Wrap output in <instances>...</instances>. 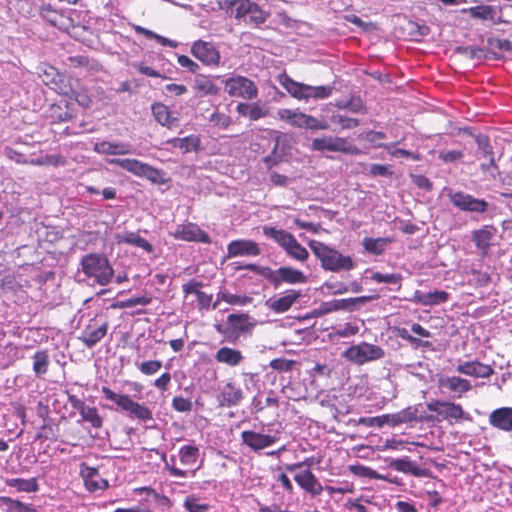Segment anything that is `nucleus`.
<instances>
[{
    "instance_id": "obj_21",
    "label": "nucleus",
    "mask_w": 512,
    "mask_h": 512,
    "mask_svg": "<svg viewBox=\"0 0 512 512\" xmlns=\"http://www.w3.org/2000/svg\"><path fill=\"white\" fill-rule=\"evenodd\" d=\"M338 151L350 155H359V148L345 138L322 137V150Z\"/></svg>"
},
{
    "instance_id": "obj_15",
    "label": "nucleus",
    "mask_w": 512,
    "mask_h": 512,
    "mask_svg": "<svg viewBox=\"0 0 512 512\" xmlns=\"http://www.w3.org/2000/svg\"><path fill=\"white\" fill-rule=\"evenodd\" d=\"M191 54L206 66H219L221 55L213 43L197 40L191 46Z\"/></svg>"
},
{
    "instance_id": "obj_4",
    "label": "nucleus",
    "mask_w": 512,
    "mask_h": 512,
    "mask_svg": "<svg viewBox=\"0 0 512 512\" xmlns=\"http://www.w3.org/2000/svg\"><path fill=\"white\" fill-rule=\"evenodd\" d=\"M107 163L110 165L119 166L135 176L144 177L154 184L162 185L167 182L165 171L155 168L137 159L111 158L107 160Z\"/></svg>"
},
{
    "instance_id": "obj_34",
    "label": "nucleus",
    "mask_w": 512,
    "mask_h": 512,
    "mask_svg": "<svg viewBox=\"0 0 512 512\" xmlns=\"http://www.w3.org/2000/svg\"><path fill=\"white\" fill-rule=\"evenodd\" d=\"M151 110L155 120L162 126L170 128L175 125L177 119L171 116L169 108L163 103H154Z\"/></svg>"
},
{
    "instance_id": "obj_17",
    "label": "nucleus",
    "mask_w": 512,
    "mask_h": 512,
    "mask_svg": "<svg viewBox=\"0 0 512 512\" xmlns=\"http://www.w3.org/2000/svg\"><path fill=\"white\" fill-rule=\"evenodd\" d=\"M108 326L109 325L107 321L99 324L95 320H90L89 324L81 332L79 340L87 348H93L105 337L108 331Z\"/></svg>"
},
{
    "instance_id": "obj_62",
    "label": "nucleus",
    "mask_w": 512,
    "mask_h": 512,
    "mask_svg": "<svg viewBox=\"0 0 512 512\" xmlns=\"http://www.w3.org/2000/svg\"><path fill=\"white\" fill-rule=\"evenodd\" d=\"M177 62L181 67L186 68L188 71L192 73H197L198 70L200 69V66L186 55L178 56Z\"/></svg>"
},
{
    "instance_id": "obj_43",
    "label": "nucleus",
    "mask_w": 512,
    "mask_h": 512,
    "mask_svg": "<svg viewBox=\"0 0 512 512\" xmlns=\"http://www.w3.org/2000/svg\"><path fill=\"white\" fill-rule=\"evenodd\" d=\"M350 301L348 299H335L328 302H322V314H326L337 310L350 311Z\"/></svg>"
},
{
    "instance_id": "obj_11",
    "label": "nucleus",
    "mask_w": 512,
    "mask_h": 512,
    "mask_svg": "<svg viewBox=\"0 0 512 512\" xmlns=\"http://www.w3.org/2000/svg\"><path fill=\"white\" fill-rule=\"evenodd\" d=\"M225 88L227 93L233 97H242L251 100L258 95V89L255 83L244 76H236L227 79L225 81Z\"/></svg>"
},
{
    "instance_id": "obj_3",
    "label": "nucleus",
    "mask_w": 512,
    "mask_h": 512,
    "mask_svg": "<svg viewBox=\"0 0 512 512\" xmlns=\"http://www.w3.org/2000/svg\"><path fill=\"white\" fill-rule=\"evenodd\" d=\"M80 264L84 274L93 278L99 285H108L114 276V269L104 254H86L82 257Z\"/></svg>"
},
{
    "instance_id": "obj_53",
    "label": "nucleus",
    "mask_w": 512,
    "mask_h": 512,
    "mask_svg": "<svg viewBox=\"0 0 512 512\" xmlns=\"http://www.w3.org/2000/svg\"><path fill=\"white\" fill-rule=\"evenodd\" d=\"M183 506L188 512H206L210 508L208 504H199L194 496H188Z\"/></svg>"
},
{
    "instance_id": "obj_50",
    "label": "nucleus",
    "mask_w": 512,
    "mask_h": 512,
    "mask_svg": "<svg viewBox=\"0 0 512 512\" xmlns=\"http://www.w3.org/2000/svg\"><path fill=\"white\" fill-rule=\"evenodd\" d=\"M331 122L339 124L342 129H350L359 125L358 119L346 117L341 114L332 115Z\"/></svg>"
},
{
    "instance_id": "obj_64",
    "label": "nucleus",
    "mask_w": 512,
    "mask_h": 512,
    "mask_svg": "<svg viewBox=\"0 0 512 512\" xmlns=\"http://www.w3.org/2000/svg\"><path fill=\"white\" fill-rule=\"evenodd\" d=\"M489 45L503 51H512V42L508 39L489 38Z\"/></svg>"
},
{
    "instance_id": "obj_2",
    "label": "nucleus",
    "mask_w": 512,
    "mask_h": 512,
    "mask_svg": "<svg viewBox=\"0 0 512 512\" xmlns=\"http://www.w3.org/2000/svg\"><path fill=\"white\" fill-rule=\"evenodd\" d=\"M255 326L256 320L248 313H233L227 316L225 324L215 325V329L227 342L234 344L241 336L251 335Z\"/></svg>"
},
{
    "instance_id": "obj_32",
    "label": "nucleus",
    "mask_w": 512,
    "mask_h": 512,
    "mask_svg": "<svg viewBox=\"0 0 512 512\" xmlns=\"http://www.w3.org/2000/svg\"><path fill=\"white\" fill-rule=\"evenodd\" d=\"M389 467L396 471L411 474L416 477L425 476V470L418 467V465L408 457L392 460L389 463Z\"/></svg>"
},
{
    "instance_id": "obj_45",
    "label": "nucleus",
    "mask_w": 512,
    "mask_h": 512,
    "mask_svg": "<svg viewBox=\"0 0 512 512\" xmlns=\"http://www.w3.org/2000/svg\"><path fill=\"white\" fill-rule=\"evenodd\" d=\"M80 415L84 421L89 422L94 428H100L102 426V418L95 407L86 406L84 410L80 412Z\"/></svg>"
},
{
    "instance_id": "obj_51",
    "label": "nucleus",
    "mask_w": 512,
    "mask_h": 512,
    "mask_svg": "<svg viewBox=\"0 0 512 512\" xmlns=\"http://www.w3.org/2000/svg\"><path fill=\"white\" fill-rule=\"evenodd\" d=\"M296 364L297 362L294 360L276 358L270 362V367L279 372H288L291 371Z\"/></svg>"
},
{
    "instance_id": "obj_9",
    "label": "nucleus",
    "mask_w": 512,
    "mask_h": 512,
    "mask_svg": "<svg viewBox=\"0 0 512 512\" xmlns=\"http://www.w3.org/2000/svg\"><path fill=\"white\" fill-rule=\"evenodd\" d=\"M277 79L280 85L296 99L320 98V86H310L296 82L285 73L279 74Z\"/></svg>"
},
{
    "instance_id": "obj_31",
    "label": "nucleus",
    "mask_w": 512,
    "mask_h": 512,
    "mask_svg": "<svg viewBox=\"0 0 512 512\" xmlns=\"http://www.w3.org/2000/svg\"><path fill=\"white\" fill-rule=\"evenodd\" d=\"M294 480L306 491L312 494L318 493L317 479L309 469L299 466L298 471L294 475Z\"/></svg>"
},
{
    "instance_id": "obj_14",
    "label": "nucleus",
    "mask_w": 512,
    "mask_h": 512,
    "mask_svg": "<svg viewBox=\"0 0 512 512\" xmlns=\"http://www.w3.org/2000/svg\"><path fill=\"white\" fill-rule=\"evenodd\" d=\"M354 267L353 260L340 252L322 244V268L334 272L350 270Z\"/></svg>"
},
{
    "instance_id": "obj_59",
    "label": "nucleus",
    "mask_w": 512,
    "mask_h": 512,
    "mask_svg": "<svg viewBox=\"0 0 512 512\" xmlns=\"http://www.w3.org/2000/svg\"><path fill=\"white\" fill-rule=\"evenodd\" d=\"M471 274L473 276L472 280L477 287H485L491 281V277L487 272L472 269Z\"/></svg>"
},
{
    "instance_id": "obj_61",
    "label": "nucleus",
    "mask_w": 512,
    "mask_h": 512,
    "mask_svg": "<svg viewBox=\"0 0 512 512\" xmlns=\"http://www.w3.org/2000/svg\"><path fill=\"white\" fill-rule=\"evenodd\" d=\"M337 106L340 108H347L353 113H359L363 111V103L360 99H351L350 101H339Z\"/></svg>"
},
{
    "instance_id": "obj_28",
    "label": "nucleus",
    "mask_w": 512,
    "mask_h": 512,
    "mask_svg": "<svg viewBox=\"0 0 512 512\" xmlns=\"http://www.w3.org/2000/svg\"><path fill=\"white\" fill-rule=\"evenodd\" d=\"M413 299L415 302L424 306H435L447 302L449 299V293L446 291H434L428 293L416 291Z\"/></svg>"
},
{
    "instance_id": "obj_13",
    "label": "nucleus",
    "mask_w": 512,
    "mask_h": 512,
    "mask_svg": "<svg viewBox=\"0 0 512 512\" xmlns=\"http://www.w3.org/2000/svg\"><path fill=\"white\" fill-rule=\"evenodd\" d=\"M170 235L176 240L200 242L204 244L211 243L210 236L195 223L178 224L174 230L170 232Z\"/></svg>"
},
{
    "instance_id": "obj_39",
    "label": "nucleus",
    "mask_w": 512,
    "mask_h": 512,
    "mask_svg": "<svg viewBox=\"0 0 512 512\" xmlns=\"http://www.w3.org/2000/svg\"><path fill=\"white\" fill-rule=\"evenodd\" d=\"M6 484L10 487L16 488L20 492H37L39 489V485L37 483L36 478L31 479H22V478H13L7 479Z\"/></svg>"
},
{
    "instance_id": "obj_8",
    "label": "nucleus",
    "mask_w": 512,
    "mask_h": 512,
    "mask_svg": "<svg viewBox=\"0 0 512 512\" xmlns=\"http://www.w3.org/2000/svg\"><path fill=\"white\" fill-rule=\"evenodd\" d=\"M343 355L356 364H364L381 359L384 356V350L380 346L362 342L358 345L350 346Z\"/></svg>"
},
{
    "instance_id": "obj_6",
    "label": "nucleus",
    "mask_w": 512,
    "mask_h": 512,
    "mask_svg": "<svg viewBox=\"0 0 512 512\" xmlns=\"http://www.w3.org/2000/svg\"><path fill=\"white\" fill-rule=\"evenodd\" d=\"M102 393L106 399L114 402L122 410L128 412L129 417L136 418L144 422L153 419L152 411L148 407L133 401L128 395L117 394L106 386L102 387Z\"/></svg>"
},
{
    "instance_id": "obj_57",
    "label": "nucleus",
    "mask_w": 512,
    "mask_h": 512,
    "mask_svg": "<svg viewBox=\"0 0 512 512\" xmlns=\"http://www.w3.org/2000/svg\"><path fill=\"white\" fill-rule=\"evenodd\" d=\"M461 150H442L439 152V159L445 163H453L463 158Z\"/></svg>"
},
{
    "instance_id": "obj_38",
    "label": "nucleus",
    "mask_w": 512,
    "mask_h": 512,
    "mask_svg": "<svg viewBox=\"0 0 512 512\" xmlns=\"http://www.w3.org/2000/svg\"><path fill=\"white\" fill-rule=\"evenodd\" d=\"M463 13H468L475 19L493 20L495 16V9L490 5H478L463 9Z\"/></svg>"
},
{
    "instance_id": "obj_63",
    "label": "nucleus",
    "mask_w": 512,
    "mask_h": 512,
    "mask_svg": "<svg viewBox=\"0 0 512 512\" xmlns=\"http://www.w3.org/2000/svg\"><path fill=\"white\" fill-rule=\"evenodd\" d=\"M85 485L89 491L94 492L100 489H106L108 487V482L99 476V478L87 480Z\"/></svg>"
},
{
    "instance_id": "obj_35",
    "label": "nucleus",
    "mask_w": 512,
    "mask_h": 512,
    "mask_svg": "<svg viewBox=\"0 0 512 512\" xmlns=\"http://www.w3.org/2000/svg\"><path fill=\"white\" fill-rule=\"evenodd\" d=\"M173 147H179L183 153L197 151L200 147L201 140L196 135H190L184 138H173L167 141Z\"/></svg>"
},
{
    "instance_id": "obj_19",
    "label": "nucleus",
    "mask_w": 512,
    "mask_h": 512,
    "mask_svg": "<svg viewBox=\"0 0 512 512\" xmlns=\"http://www.w3.org/2000/svg\"><path fill=\"white\" fill-rule=\"evenodd\" d=\"M260 252L258 244L252 240H234L227 246V256L229 258L238 256H257Z\"/></svg>"
},
{
    "instance_id": "obj_12",
    "label": "nucleus",
    "mask_w": 512,
    "mask_h": 512,
    "mask_svg": "<svg viewBox=\"0 0 512 512\" xmlns=\"http://www.w3.org/2000/svg\"><path fill=\"white\" fill-rule=\"evenodd\" d=\"M277 115L280 120L285 121L296 128L309 130H317L320 128V121L317 118L302 113L299 110L283 108L278 110Z\"/></svg>"
},
{
    "instance_id": "obj_29",
    "label": "nucleus",
    "mask_w": 512,
    "mask_h": 512,
    "mask_svg": "<svg viewBox=\"0 0 512 512\" xmlns=\"http://www.w3.org/2000/svg\"><path fill=\"white\" fill-rule=\"evenodd\" d=\"M215 360L219 363L235 367L244 360V356L240 350L224 346L217 350Z\"/></svg>"
},
{
    "instance_id": "obj_58",
    "label": "nucleus",
    "mask_w": 512,
    "mask_h": 512,
    "mask_svg": "<svg viewBox=\"0 0 512 512\" xmlns=\"http://www.w3.org/2000/svg\"><path fill=\"white\" fill-rule=\"evenodd\" d=\"M269 114V109L265 105L258 103H251V111L249 113V119L256 121L261 118H265Z\"/></svg>"
},
{
    "instance_id": "obj_46",
    "label": "nucleus",
    "mask_w": 512,
    "mask_h": 512,
    "mask_svg": "<svg viewBox=\"0 0 512 512\" xmlns=\"http://www.w3.org/2000/svg\"><path fill=\"white\" fill-rule=\"evenodd\" d=\"M443 407V418L445 419H461L464 415V411L459 404L452 402H444Z\"/></svg>"
},
{
    "instance_id": "obj_60",
    "label": "nucleus",
    "mask_w": 512,
    "mask_h": 512,
    "mask_svg": "<svg viewBox=\"0 0 512 512\" xmlns=\"http://www.w3.org/2000/svg\"><path fill=\"white\" fill-rule=\"evenodd\" d=\"M458 52L469 57L470 59H481L485 56V51L482 48L474 46L459 47Z\"/></svg>"
},
{
    "instance_id": "obj_44",
    "label": "nucleus",
    "mask_w": 512,
    "mask_h": 512,
    "mask_svg": "<svg viewBox=\"0 0 512 512\" xmlns=\"http://www.w3.org/2000/svg\"><path fill=\"white\" fill-rule=\"evenodd\" d=\"M349 470L353 473V475H355L357 477L379 479V480L386 479L383 475H380L375 470L365 467L363 465H351L349 467Z\"/></svg>"
},
{
    "instance_id": "obj_37",
    "label": "nucleus",
    "mask_w": 512,
    "mask_h": 512,
    "mask_svg": "<svg viewBox=\"0 0 512 512\" xmlns=\"http://www.w3.org/2000/svg\"><path fill=\"white\" fill-rule=\"evenodd\" d=\"M390 242L391 240L389 238L365 237L362 241V245L367 252L373 255H381Z\"/></svg>"
},
{
    "instance_id": "obj_7",
    "label": "nucleus",
    "mask_w": 512,
    "mask_h": 512,
    "mask_svg": "<svg viewBox=\"0 0 512 512\" xmlns=\"http://www.w3.org/2000/svg\"><path fill=\"white\" fill-rule=\"evenodd\" d=\"M447 197L454 207L463 212L473 214H484L488 211L490 204L484 199L476 198L460 190H449Z\"/></svg>"
},
{
    "instance_id": "obj_26",
    "label": "nucleus",
    "mask_w": 512,
    "mask_h": 512,
    "mask_svg": "<svg viewBox=\"0 0 512 512\" xmlns=\"http://www.w3.org/2000/svg\"><path fill=\"white\" fill-rule=\"evenodd\" d=\"M300 292L296 290H288L278 298H271L266 305L276 313H283L290 309L293 303L300 297Z\"/></svg>"
},
{
    "instance_id": "obj_20",
    "label": "nucleus",
    "mask_w": 512,
    "mask_h": 512,
    "mask_svg": "<svg viewBox=\"0 0 512 512\" xmlns=\"http://www.w3.org/2000/svg\"><path fill=\"white\" fill-rule=\"evenodd\" d=\"M456 371L476 378H487L494 372L491 366L479 361L460 362L456 367Z\"/></svg>"
},
{
    "instance_id": "obj_56",
    "label": "nucleus",
    "mask_w": 512,
    "mask_h": 512,
    "mask_svg": "<svg viewBox=\"0 0 512 512\" xmlns=\"http://www.w3.org/2000/svg\"><path fill=\"white\" fill-rule=\"evenodd\" d=\"M172 407L177 412H190L192 410V402L181 396H175L172 399Z\"/></svg>"
},
{
    "instance_id": "obj_55",
    "label": "nucleus",
    "mask_w": 512,
    "mask_h": 512,
    "mask_svg": "<svg viewBox=\"0 0 512 512\" xmlns=\"http://www.w3.org/2000/svg\"><path fill=\"white\" fill-rule=\"evenodd\" d=\"M371 279L378 283L398 284L401 280V276L394 273L382 274L380 272H375L372 274Z\"/></svg>"
},
{
    "instance_id": "obj_42",
    "label": "nucleus",
    "mask_w": 512,
    "mask_h": 512,
    "mask_svg": "<svg viewBox=\"0 0 512 512\" xmlns=\"http://www.w3.org/2000/svg\"><path fill=\"white\" fill-rule=\"evenodd\" d=\"M2 508L6 512H37L32 505L22 503L21 501L14 500L10 497H5Z\"/></svg>"
},
{
    "instance_id": "obj_22",
    "label": "nucleus",
    "mask_w": 512,
    "mask_h": 512,
    "mask_svg": "<svg viewBox=\"0 0 512 512\" xmlns=\"http://www.w3.org/2000/svg\"><path fill=\"white\" fill-rule=\"evenodd\" d=\"M489 423L497 429L506 432L512 431V408L502 407L495 409L489 415Z\"/></svg>"
},
{
    "instance_id": "obj_41",
    "label": "nucleus",
    "mask_w": 512,
    "mask_h": 512,
    "mask_svg": "<svg viewBox=\"0 0 512 512\" xmlns=\"http://www.w3.org/2000/svg\"><path fill=\"white\" fill-rule=\"evenodd\" d=\"M33 371L37 376H41L45 374L48 370L49 365V355L47 351L41 350L37 351L33 355Z\"/></svg>"
},
{
    "instance_id": "obj_36",
    "label": "nucleus",
    "mask_w": 512,
    "mask_h": 512,
    "mask_svg": "<svg viewBox=\"0 0 512 512\" xmlns=\"http://www.w3.org/2000/svg\"><path fill=\"white\" fill-rule=\"evenodd\" d=\"M194 89L203 95H218L220 88L210 77L198 75L194 81Z\"/></svg>"
},
{
    "instance_id": "obj_52",
    "label": "nucleus",
    "mask_w": 512,
    "mask_h": 512,
    "mask_svg": "<svg viewBox=\"0 0 512 512\" xmlns=\"http://www.w3.org/2000/svg\"><path fill=\"white\" fill-rule=\"evenodd\" d=\"M209 122L213 126H217L222 129H226L231 124V118H230V116H228L224 113L216 111L210 115Z\"/></svg>"
},
{
    "instance_id": "obj_48",
    "label": "nucleus",
    "mask_w": 512,
    "mask_h": 512,
    "mask_svg": "<svg viewBox=\"0 0 512 512\" xmlns=\"http://www.w3.org/2000/svg\"><path fill=\"white\" fill-rule=\"evenodd\" d=\"M492 238V233L486 229H480L473 232V241L478 248H486Z\"/></svg>"
},
{
    "instance_id": "obj_47",
    "label": "nucleus",
    "mask_w": 512,
    "mask_h": 512,
    "mask_svg": "<svg viewBox=\"0 0 512 512\" xmlns=\"http://www.w3.org/2000/svg\"><path fill=\"white\" fill-rule=\"evenodd\" d=\"M361 138L365 139L366 141L372 143L375 147L378 148H386L388 149L390 145L380 143V140L386 139L385 133L381 131H368L360 135ZM395 143L391 144V146H394Z\"/></svg>"
},
{
    "instance_id": "obj_40",
    "label": "nucleus",
    "mask_w": 512,
    "mask_h": 512,
    "mask_svg": "<svg viewBox=\"0 0 512 512\" xmlns=\"http://www.w3.org/2000/svg\"><path fill=\"white\" fill-rule=\"evenodd\" d=\"M218 300L225 301L226 303L234 306H245L252 302V297L246 295H235L227 290L219 291L217 293Z\"/></svg>"
},
{
    "instance_id": "obj_30",
    "label": "nucleus",
    "mask_w": 512,
    "mask_h": 512,
    "mask_svg": "<svg viewBox=\"0 0 512 512\" xmlns=\"http://www.w3.org/2000/svg\"><path fill=\"white\" fill-rule=\"evenodd\" d=\"M439 384L442 388L448 389L450 392L458 394V396H461L472 388L470 381L458 376L441 378Z\"/></svg>"
},
{
    "instance_id": "obj_27",
    "label": "nucleus",
    "mask_w": 512,
    "mask_h": 512,
    "mask_svg": "<svg viewBox=\"0 0 512 512\" xmlns=\"http://www.w3.org/2000/svg\"><path fill=\"white\" fill-rule=\"evenodd\" d=\"M93 150L104 155H125L132 153L131 145L123 142L102 141L94 144Z\"/></svg>"
},
{
    "instance_id": "obj_5",
    "label": "nucleus",
    "mask_w": 512,
    "mask_h": 512,
    "mask_svg": "<svg viewBox=\"0 0 512 512\" xmlns=\"http://www.w3.org/2000/svg\"><path fill=\"white\" fill-rule=\"evenodd\" d=\"M263 233L266 237L280 245L290 257L299 261H303L308 257L306 248L298 243L291 233L271 226H264Z\"/></svg>"
},
{
    "instance_id": "obj_33",
    "label": "nucleus",
    "mask_w": 512,
    "mask_h": 512,
    "mask_svg": "<svg viewBox=\"0 0 512 512\" xmlns=\"http://www.w3.org/2000/svg\"><path fill=\"white\" fill-rule=\"evenodd\" d=\"M116 240L118 243H125L144 249L146 252L151 253L153 246L139 234L135 232H125L123 234H117Z\"/></svg>"
},
{
    "instance_id": "obj_49",
    "label": "nucleus",
    "mask_w": 512,
    "mask_h": 512,
    "mask_svg": "<svg viewBox=\"0 0 512 512\" xmlns=\"http://www.w3.org/2000/svg\"><path fill=\"white\" fill-rule=\"evenodd\" d=\"M152 301L151 297L148 296H138V297H132L123 301H120L116 304L119 308H131L137 305H149Z\"/></svg>"
},
{
    "instance_id": "obj_23",
    "label": "nucleus",
    "mask_w": 512,
    "mask_h": 512,
    "mask_svg": "<svg viewBox=\"0 0 512 512\" xmlns=\"http://www.w3.org/2000/svg\"><path fill=\"white\" fill-rule=\"evenodd\" d=\"M479 153L482 157L488 159V163H482L480 168L482 171H490L492 168H497L495 164L494 152L491 146L489 137L483 134H479L475 137Z\"/></svg>"
},
{
    "instance_id": "obj_18",
    "label": "nucleus",
    "mask_w": 512,
    "mask_h": 512,
    "mask_svg": "<svg viewBox=\"0 0 512 512\" xmlns=\"http://www.w3.org/2000/svg\"><path fill=\"white\" fill-rule=\"evenodd\" d=\"M242 443L254 451H259L272 446L278 438L275 435L258 433L252 430H245L241 433Z\"/></svg>"
},
{
    "instance_id": "obj_25",
    "label": "nucleus",
    "mask_w": 512,
    "mask_h": 512,
    "mask_svg": "<svg viewBox=\"0 0 512 512\" xmlns=\"http://www.w3.org/2000/svg\"><path fill=\"white\" fill-rule=\"evenodd\" d=\"M384 425L392 427L418 420L417 408L407 407L397 413L382 415Z\"/></svg>"
},
{
    "instance_id": "obj_10",
    "label": "nucleus",
    "mask_w": 512,
    "mask_h": 512,
    "mask_svg": "<svg viewBox=\"0 0 512 512\" xmlns=\"http://www.w3.org/2000/svg\"><path fill=\"white\" fill-rule=\"evenodd\" d=\"M199 457V448L193 445L182 446L179 450V460L181 464L187 467L186 470L176 468L174 466L168 467L170 475L174 477L185 478L188 474L194 476L200 466H196Z\"/></svg>"
},
{
    "instance_id": "obj_1",
    "label": "nucleus",
    "mask_w": 512,
    "mask_h": 512,
    "mask_svg": "<svg viewBox=\"0 0 512 512\" xmlns=\"http://www.w3.org/2000/svg\"><path fill=\"white\" fill-rule=\"evenodd\" d=\"M224 8L230 16L252 27H260L270 17L269 11L262 9L251 0L225 1Z\"/></svg>"
},
{
    "instance_id": "obj_16",
    "label": "nucleus",
    "mask_w": 512,
    "mask_h": 512,
    "mask_svg": "<svg viewBox=\"0 0 512 512\" xmlns=\"http://www.w3.org/2000/svg\"><path fill=\"white\" fill-rule=\"evenodd\" d=\"M264 273H266V279L275 288H278L282 282L290 284L305 282L304 274L300 270L291 267H280L277 270L270 269V271H264Z\"/></svg>"
},
{
    "instance_id": "obj_24",
    "label": "nucleus",
    "mask_w": 512,
    "mask_h": 512,
    "mask_svg": "<svg viewBox=\"0 0 512 512\" xmlns=\"http://www.w3.org/2000/svg\"><path fill=\"white\" fill-rule=\"evenodd\" d=\"M243 399V392L233 383H227L218 395L219 405L222 407L237 406Z\"/></svg>"
},
{
    "instance_id": "obj_54",
    "label": "nucleus",
    "mask_w": 512,
    "mask_h": 512,
    "mask_svg": "<svg viewBox=\"0 0 512 512\" xmlns=\"http://www.w3.org/2000/svg\"><path fill=\"white\" fill-rule=\"evenodd\" d=\"M138 368L145 375H153L162 368V362L160 360L145 361L138 365Z\"/></svg>"
}]
</instances>
